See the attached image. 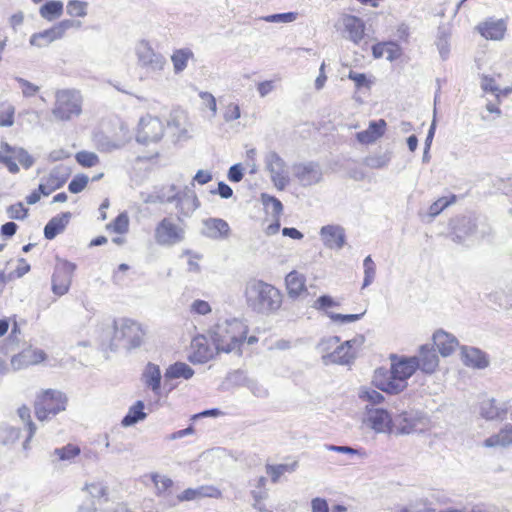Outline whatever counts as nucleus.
<instances>
[{
  "label": "nucleus",
  "mask_w": 512,
  "mask_h": 512,
  "mask_svg": "<svg viewBox=\"0 0 512 512\" xmlns=\"http://www.w3.org/2000/svg\"><path fill=\"white\" fill-rule=\"evenodd\" d=\"M262 203L265 207L271 208L274 215L279 217L283 211V205L279 199L274 196L263 193L261 195Z\"/></svg>",
  "instance_id": "nucleus-55"
},
{
  "label": "nucleus",
  "mask_w": 512,
  "mask_h": 512,
  "mask_svg": "<svg viewBox=\"0 0 512 512\" xmlns=\"http://www.w3.org/2000/svg\"><path fill=\"white\" fill-rule=\"evenodd\" d=\"M245 386L254 396L258 398H265L268 396V389L263 384L256 380L247 379L245 382Z\"/></svg>",
  "instance_id": "nucleus-59"
},
{
  "label": "nucleus",
  "mask_w": 512,
  "mask_h": 512,
  "mask_svg": "<svg viewBox=\"0 0 512 512\" xmlns=\"http://www.w3.org/2000/svg\"><path fill=\"white\" fill-rule=\"evenodd\" d=\"M45 359L46 353L43 350L28 348L11 358V366L14 370H21L41 363Z\"/></svg>",
  "instance_id": "nucleus-24"
},
{
  "label": "nucleus",
  "mask_w": 512,
  "mask_h": 512,
  "mask_svg": "<svg viewBox=\"0 0 512 512\" xmlns=\"http://www.w3.org/2000/svg\"><path fill=\"white\" fill-rule=\"evenodd\" d=\"M365 342V337L361 334L338 345L331 353L323 355V359L341 365H348L354 361L358 352Z\"/></svg>",
  "instance_id": "nucleus-13"
},
{
  "label": "nucleus",
  "mask_w": 512,
  "mask_h": 512,
  "mask_svg": "<svg viewBox=\"0 0 512 512\" xmlns=\"http://www.w3.org/2000/svg\"><path fill=\"white\" fill-rule=\"evenodd\" d=\"M113 340L123 342L126 348H136L142 343L145 331L142 325L130 318H119L114 320Z\"/></svg>",
  "instance_id": "nucleus-8"
},
{
  "label": "nucleus",
  "mask_w": 512,
  "mask_h": 512,
  "mask_svg": "<svg viewBox=\"0 0 512 512\" xmlns=\"http://www.w3.org/2000/svg\"><path fill=\"white\" fill-rule=\"evenodd\" d=\"M141 380L143 385L150 389L154 396H162L161 380L162 374L160 367L154 363H148L142 373Z\"/></svg>",
  "instance_id": "nucleus-25"
},
{
  "label": "nucleus",
  "mask_w": 512,
  "mask_h": 512,
  "mask_svg": "<svg viewBox=\"0 0 512 512\" xmlns=\"http://www.w3.org/2000/svg\"><path fill=\"white\" fill-rule=\"evenodd\" d=\"M0 162L7 167L10 173L16 174L19 172L17 162L28 169L34 164V159L24 148L2 142L0 144Z\"/></svg>",
  "instance_id": "nucleus-11"
},
{
  "label": "nucleus",
  "mask_w": 512,
  "mask_h": 512,
  "mask_svg": "<svg viewBox=\"0 0 512 512\" xmlns=\"http://www.w3.org/2000/svg\"><path fill=\"white\" fill-rule=\"evenodd\" d=\"M194 375V370L184 362H176L170 365L164 373V387L172 379L183 378L188 380Z\"/></svg>",
  "instance_id": "nucleus-36"
},
{
  "label": "nucleus",
  "mask_w": 512,
  "mask_h": 512,
  "mask_svg": "<svg viewBox=\"0 0 512 512\" xmlns=\"http://www.w3.org/2000/svg\"><path fill=\"white\" fill-rule=\"evenodd\" d=\"M88 181L89 179L86 175H77L69 183L68 189L71 193H79L86 187Z\"/></svg>",
  "instance_id": "nucleus-63"
},
{
  "label": "nucleus",
  "mask_w": 512,
  "mask_h": 512,
  "mask_svg": "<svg viewBox=\"0 0 512 512\" xmlns=\"http://www.w3.org/2000/svg\"><path fill=\"white\" fill-rule=\"evenodd\" d=\"M390 370L378 368L374 372L373 384L383 392L398 394L407 387V380L417 370L414 357L391 355Z\"/></svg>",
  "instance_id": "nucleus-1"
},
{
  "label": "nucleus",
  "mask_w": 512,
  "mask_h": 512,
  "mask_svg": "<svg viewBox=\"0 0 512 512\" xmlns=\"http://www.w3.org/2000/svg\"><path fill=\"white\" fill-rule=\"evenodd\" d=\"M248 326L239 319L219 320L209 330V337L216 352L240 353V347L246 340Z\"/></svg>",
  "instance_id": "nucleus-3"
},
{
  "label": "nucleus",
  "mask_w": 512,
  "mask_h": 512,
  "mask_svg": "<svg viewBox=\"0 0 512 512\" xmlns=\"http://www.w3.org/2000/svg\"><path fill=\"white\" fill-rule=\"evenodd\" d=\"M483 446L486 448L502 449L512 446V424H504L497 433L484 440Z\"/></svg>",
  "instance_id": "nucleus-31"
},
{
  "label": "nucleus",
  "mask_w": 512,
  "mask_h": 512,
  "mask_svg": "<svg viewBox=\"0 0 512 512\" xmlns=\"http://www.w3.org/2000/svg\"><path fill=\"white\" fill-rule=\"evenodd\" d=\"M203 226V235L210 239H227L230 235L229 224L221 218H208L203 221Z\"/></svg>",
  "instance_id": "nucleus-26"
},
{
  "label": "nucleus",
  "mask_w": 512,
  "mask_h": 512,
  "mask_svg": "<svg viewBox=\"0 0 512 512\" xmlns=\"http://www.w3.org/2000/svg\"><path fill=\"white\" fill-rule=\"evenodd\" d=\"M293 176L303 187L320 183L323 173L319 164L315 162L296 163L292 166Z\"/></svg>",
  "instance_id": "nucleus-17"
},
{
  "label": "nucleus",
  "mask_w": 512,
  "mask_h": 512,
  "mask_svg": "<svg viewBox=\"0 0 512 512\" xmlns=\"http://www.w3.org/2000/svg\"><path fill=\"white\" fill-rule=\"evenodd\" d=\"M80 27H81L80 21L72 20V19H65V20L58 22L57 24H55L54 26H52L49 29H46V30L38 32V33H34L30 37L29 42L32 46H36L39 48L46 47L50 43H52L56 40L62 39L69 29H72V28L79 29Z\"/></svg>",
  "instance_id": "nucleus-12"
},
{
  "label": "nucleus",
  "mask_w": 512,
  "mask_h": 512,
  "mask_svg": "<svg viewBox=\"0 0 512 512\" xmlns=\"http://www.w3.org/2000/svg\"><path fill=\"white\" fill-rule=\"evenodd\" d=\"M157 193L160 204H175L179 221L190 217L200 205L195 192L187 186L180 190L176 185L170 184L161 187L157 190Z\"/></svg>",
  "instance_id": "nucleus-4"
},
{
  "label": "nucleus",
  "mask_w": 512,
  "mask_h": 512,
  "mask_svg": "<svg viewBox=\"0 0 512 512\" xmlns=\"http://www.w3.org/2000/svg\"><path fill=\"white\" fill-rule=\"evenodd\" d=\"M339 22L347 34L346 37L355 44L360 43L365 35L364 21L357 16L344 14L339 19Z\"/></svg>",
  "instance_id": "nucleus-23"
},
{
  "label": "nucleus",
  "mask_w": 512,
  "mask_h": 512,
  "mask_svg": "<svg viewBox=\"0 0 512 512\" xmlns=\"http://www.w3.org/2000/svg\"><path fill=\"white\" fill-rule=\"evenodd\" d=\"M164 135L162 121L151 115L143 116L138 124L136 141L141 144L158 142Z\"/></svg>",
  "instance_id": "nucleus-16"
},
{
  "label": "nucleus",
  "mask_w": 512,
  "mask_h": 512,
  "mask_svg": "<svg viewBox=\"0 0 512 512\" xmlns=\"http://www.w3.org/2000/svg\"><path fill=\"white\" fill-rule=\"evenodd\" d=\"M475 231V221L468 217H461L455 220L452 226L451 238L456 243H464L475 234Z\"/></svg>",
  "instance_id": "nucleus-28"
},
{
  "label": "nucleus",
  "mask_w": 512,
  "mask_h": 512,
  "mask_svg": "<svg viewBox=\"0 0 512 512\" xmlns=\"http://www.w3.org/2000/svg\"><path fill=\"white\" fill-rule=\"evenodd\" d=\"M7 214L10 219L23 220L27 217L28 209L21 202L10 205L7 208Z\"/></svg>",
  "instance_id": "nucleus-60"
},
{
  "label": "nucleus",
  "mask_w": 512,
  "mask_h": 512,
  "mask_svg": "<svg viewBox=\"0 0 512 512\" xmlns=\"http://www.w3.org/2000/svg\"><path fill=\"white\" fill-rule=\"evenodd\" d=\"M413 357L416 358L417 369L425 374H433L439 367V358L432 345H421L418 354Z\"/></svg>",
  "instance_id": "nucleus-22"
},
{
  "label": "nucleus",
  "mask_w": 512,
  "mask_h": 512,
  "mask_svg": "<svg viewBox=\"0 0 512 512\" xmlns=\"http://www.w3.org/2000/svg\"><path fill=\"white\" fill-rule=\"evenodd\" d=\"M461 359L466 366L476 369H484L489 364L486 354L475 347H461Z\"/></svg>",
  "instance_id": "nucleus-30"
},
{
  "label": "nucleus",
  "mask_w": 512,
  "mask_h": 512,
  "mask_svg": "<svg viewBox=\"0 0 512 512\" xmlns=\"http://www.w3.org/2000/svg\"><path fill=\"white\" fill-rule=\"evenodd\" d=\"M366 423L376 433H391L394 420L387 410L372 408L367 410Z\"/></svg>",
  "instance_id": "nucleus-19"
},
{
  "label": "nucleus",
  "mask_w": 512,
  "mask_h": 512,
  "mask_svg": "<svg viewBox=\"0 0 512 512\" xmlns=\"http://www.w3.org/2000/svg\"><path fill=\"white\" fill-rule=\"evenodd\" d=\"M66 13L71 17L84 18L88 13V3L81 0H70L66 5Z\"/></svg>",
  "instance_id": "nucleus-48"
},
{
  "label": "nucleus",
  "mask_w": 512,
  "mask_h": 512,
  "mask_svg": "<svg viewBox=\"0 0 512 512\" xmlns=\"http://www.w3.org/2000/svg\"><path fill=\"white\" fill-rule=\"evenodd\" d=\"M83 491L91 497V499L85 501H94L97 504V501L107 496L108 487L102 481H91L85 484Z\"/></svg>",
  "instance_id": "nucleus-42"
},
{
  "label": "nucleus",
  "mask_w": 512,
  "mask_h": 512,
  "mask_svg": "<svg viewBox=\"0 0 512 512\" xmlns=\"http://www.w3.org/2000/svg\"><path fill=\"white\" fill-rule=\"evenodd\" d=\"M135 55L137 65L144 71L146 78L157 80L162 76L167 60L163 54L154 50L149 41H139L135 46Z\"/></svg>",
  "instance_id": "nucleus-5"
},
{
  "label": "nucleus",
  "mask_w": 512,
  "mask_h": 512,
  "mask_svg": "<svg viewBox=\"0 0 512 512\" xmlns=\"http://www.w3.org/2000/svg\"><path fill=\"white\" fill-rule=\"evenodd\" d=\"M106 229L118 234H125L129 230V217L126 212L120 213L114 221L107 224Z\"/></svg>",
  "instance_id": "nucleus-46"
},
{
  "label": "nucleus",
  "mask_w": 512,
  "mask_h": 512,
  "mask_svg": "<svg viewBox=\"0 0 512 512\" xmlns=\"http://www.w3.org/2000/svg\"><path fill=\"white\" fill-rule=\"evenodd\" d=\"M80 453V447L74 444H67L64 447L56 448L53 451V455H55L59 461H65L69 463H71L76 457H78Z\"/></svg>",
  "instance_id": "nucleus-44"
},
{
  "label": "nucleus",
  "mask_w": 512,
  "mask_h": 512,
  "mask_svg": "<svg viewBox=\"0 0 512 512\" xmlns=\"http://www.w3.org/2000/svg\"><path fill=\"white\" fill-rule=\"evenodd\" d=\"M433 342L443 357L450 356L459 346L458 339L453 334L442 329L434 332Z\"/></svg>",
  "instance_id": "nucleus-29"
},
{
  "label": "nucleus",
  "mask_w": 512,
  "mask_h": 512,
  "mask_svg": "<svg viewBox=\"0 0 512 512\" xmlns=\"http://www.w3.org/2000/svg\"><path fill=\"white\" fill-rule=\"evenodd\" d=\"M359 397L362 400L373 404L381 403L384 400V397L380 392L371 388H362L359 392Z\"/></svg>",
  "instance_id": "nucleus-61"
},
{
  "label": "nucleus",
  "mask_w": 512,
  "mask_h": 512,
  "mask_svg": "<svg viewBox=\"0 0 512 512\" xmlns=\"http://www.w3.org/2000/svg\"><path fill=\"white\" fill-rule=\"evenodd\" d=\"M340 342V338L338 336H329L321 339V341L318 343V350L321 353H330L329 351L332 348H336Z\"/></svg>",
  "instance_id": "nucleus-62"
},
{
  "label": "nucleus",
  "mask_w": 512,
  "mask_h": 512,
  "mask_svg": "<svg viewBox=\"0 0 512 512\" xmlns=\"http://www.w3.org/2000/svg\"><path fill=\"white\" fill-rule=\"evenodd\" d=\"M363 269L364 279L362 288H366L373 283L376 276V264L370 255L363 260Z\"/></svg>",
  "instance_id": "nucleus-49"
},
{
  "label": "nucleus",
  "mask_w": 512,
  "mask_h": 512,
  "mask_svg": "<svg viewBox=\"0 0 512 512\" xmlns=\"http://www.w3.org/2000/svg\"><path fill=\"white\" fill-rule=\"evenodd\" d=\"M64 4L61 1H48L39 9L40 16L47 20L53 21L63 14Z\"/></svg>",
  "instance_id": "nucleus-40"
},
{
  "label": "nucleus",
  "mask_w": 512,
  "mask_h": 512,
  "mask_svg": "<svg viewBox=\"0 0 512 512\" xmlns=\"http://www.w3.org/2000/svg\"><path fill=\"white\" fill-rule=\"evenodd\" d=\"M391 159H392V152L386 151L381 154H374V155H370V156L366 157L364 160V164L367 167L372 168V169H381V168L388 166Z\"/></svg>",
  "instance_id": "nucleus-45"
},
{
  "label": "nucleus",
  "mask_w": 512,
  "mask_h": 512,
  "mask_svg": "<svg viewBox=\"0 0 512 512\" xmlns=\"http://www.w3.org/2000/svg\"><path fill=\"white\" fill-rule=\"evenodd\" d=\"M480 415L486 420L503 419V403L497 405L495 399H486L480 403Z\"/></svg>",
  "instance_id": "nucleus-38"
},
{
  "label": "nucleus",
  "mask_w": 512,
  "mask_h": 512,
  "mask_svg": "<svg viewBox=\"0 0 512 512\" xmlns=\"http://www.w3.org/2000/svg\"><path fill=\"white\" fill-rule=\"evenodd\" d=\"M319 235L323 245L328 249L341 250L346 245V232L341 225H324L321 227Z\"/></svg>",
  "instance_id": "nucleus-18"
},
{
  "label": "nucleus",
  "mask_w": 512,
  "mask_h": 512,
  "mask_svg": "<svg viewBox=\"0 0 512 512\" xmlns=\"http://www.w3.org/2000/svg\"><path fill=\"white\" fill-rule=\"evenodd\" d=\"M14 79L19 84L22 95L26 98L35 96L40 90L39 86L29 82L22 77H15Z\"/></svg>",
  "instance_id": "nucleus-57"
},
{
  "label": "nucleus",
  "mask_w": 512,
  "mask_h": 512,
  "mask_svg": "<svg viewBox=\"0 0 512 512\" xmlns=\"http://www.w3.org/2000/svg\"><path fill=\"white\" fill-rule=\"evenodd\" d=\"M398 434L423 433L430 429V418L421 411H406L394 419Z\"/></svg>",
  "instance_id": "nucleus-9"
},
{
  "label": "nucleus",
  "mask_w": 512,
  "mask_h": 512,
  "mask_svg": "<svg viewBox=\"0 0 512 512\" xmlns=\"http://www.w3.org/2000/svg\"><path fill=\"white\" fill-rule=\"evenodd\" d=\"M324 447L328 451L346 454L350 457L357 456L359 458H365L367 456L364 450L356 449L350 446H337L333 444H325Z\"/></svg>",
  "instance_id": "nucleus-51"
},
{
  "label": "nucleus",
  "mask_w": 512,
  "mask_h": 512,
  "mask_svg": "<svg viewBox=\"0 0 512 512\" xmlns=\"http://www.w3.org/2000/svg\"><path fill=\"white\" fill-rule=\"evenodd\" d=\"M305 276L297 271H291L285 278L287 293L290 298H297L306 291Z\"/></svg>",
  "instance_id": "nucleus-35"
},
{
  "label": "nucleus",
  "mask_w": 512,
  "mask_h": 512,
  "mask_svg": "<svg viewBox=\"0 0 512 512\" xmlns=\"http://www.w3.org/2000/svg\"><path fill=\"white\" fill-rule=\"evenodd\" d=\"M186 117L182 111H174L170 114L167 127L172 131L173 136L180 138L185 132Z\"/></svg>",
  "instance_id": "nucleus-41"
},
{
  "label": "nucleus",
  "mask_w": 512,
  "mask_h": 512,
  "mask_svg": "<svg viewBox=\"0 0 512 512\" xmlns=\"http://www.w3.org/2000/svg\"><path fill=\"white\" fill-rule=\"evenodd\" d=\"M364 313L365 312L359 314H339L327 311L326 315L333 323L342 325L360 320Z\"/></svg>",
  "instance_id": "nucleus-52"
},
{
  "label": "nucleus",
  "mask_w": 512,
  "mask_h": 512,
  "mask_svg": "<svg viewBox=\"0 0 512 512\" xmlns=\"http://www.w3.org/2000/svg\"><path fill=\"white\" fill-rule=\"evenodd\" d=\"M69 175L70 171L67 167L63 165L54 167L47 177L42 178L39 184V191L44 196L50 195L65 184Z\"/></svg>",
  "instance_id": "nucleus-21"
},
{
  "label": "nucleus",
  "mask_w": 512,
  "mask_h": 512,
  "mask_svg": "<svg viewBox=\"0 0 512 512\" xmlns=\"http://www.w3.org/2000/svg\"><path fill=\"white\" fill-rule=\"evenodd\" d=\"M15 107L10 102L0 104V127H11L14 124Z\"/></svg>",
  "instance_id": "nucleus-47"
},
{
  "label": "nucleus",
  "mask_w": 512,
  "mask_h": 512,
  "mask_svg": "<svg viewBox=\"0 0 512 512\" xmlns=\"http://www.w3.org/2000/svg\"><path fill=\"white\" fill-rule=\"evenodd\" d=\"M76 264L57 258L52 275V292L57 296L65 295L71 286Z\"/></svg>",
  "instance_id": "nucleus-14"
},
{
  "label": "nucleus",
  "mask_w": 512,
  "mask_h": 512,
  "mask_svg": "<svg viewBox=\"0 0 512 512\" xmlns=\"http://www.w3.org/2000/svg\"><path fill=\"white\" fill-rule=\"evenodd\" d=\"M83 98L79 91L62 89L55 93L52 115L59 121H71L82 113Z\"/></svg>",
  "instance_id": "nucleus-6"
},
{
  "label": "nucleus",
  "mask_w": 512,
  "mask_h": 512,
  "mask_svg": "<svg viewBox=\"0 0 512 512\" xmlns=\"http://www.w3.org/2000/svg\"><path fill=\"white\" fill-rule=\"evenodd\" d=\"M386 130V122L383 119L377 121H371L366 130L358 132L356 139L361 144H372L376 142L380 137L383 136Z\"/></svg>",
  "instance_id": "nucleus-32"
},
{
  "label": "nucleus",
  "mask_w": 512,
  "mask_h": 512,
  "mask_svg": "<svg viewBox=\"0 0 512 512\" xmlns=\"http://www.w3.org/2000/svg\"><path fill=\"white\" fill-rule=\"evenodd\" d=\"M298 18V13L296 12H286V13H278L271 14L262 17L261 19L265 22L269 23H292Z\"/></svg>",
  "instance_id": "nucleus-53"
},
{
  "label": "nucleus",
  "mask_w": 512,
  "mask_h": 512,
  "mask_svg": "<svg viewBox=\"0 0 512 512\" xmlns=\"http://www.w3.org/2000/svg\"><path fill=\"white\" fill-rule=\"evenodd\" d=\"M241 116L240 107L236 103H229L226 105L223 118L226 122H231L239 119Z\"/></svg>",
  "instance_id": "nucleus-64"
},
{
  "label": "nucleus",
  "mask_w": 512,
  "mask_h": 512,
  "mask_svg": "<svg viewBox=\"0 0 512 512\" xmlns=\"http://www.w3.org/2000/svg\"><path fill=\"white\" fill-rule=\"evenodd\" d=\"M264 164L274 187L279 191L286 189L290 184V176L284 159L276 151L271 150L265 154Z\"/></svg>",
  "instance_id": "nucleus-10"
},
{
  "label": "nucleus",
  "mask_w": 512,
  "mask_h": 512,
  "mask_svg": "<svg viewBox=\"0 0 512 512\" xmlns=\"http://www.w3.org/2000/svg\"><path fill=\"white\" fill-rule=\"evenodd\" d=\"M152 481L156 486L158 496H165L166 491L173 485L172 479L158 474L152 475Z\"/></svg>",
  "instance_id": "nucleus-56"
},
{
  "label": "nucleus",
  "mask_w": 512,
  "mask_h": 512,
  "mask_svg": "<svg viewBox=\"0 0 512 512\" xmlns=\"http://www.w3.org/2000/svg\"><path fill=\"white\" fill-rule=\"evenodd\" d=\"M147 414L144 412V403L139 400L135 402L128 410V413L124 416L121 421L123 427H130L139 421L144 420Z\"/></svg>",
  "instance_id": "nucleus-39"
},
{
  "label": "nucleus",
  "mask_w": 512,
  "mask_h": 512,
  "mask_svg": "<svg viewBox=\"0 0 512 512\" xmlns=\"http://www.w3.org/2000/svg\"><path fill=\"white\" fill-rule=\"evenodd\" d=\"M75 158L83 167H93L99 163V157L94 152L80 151L76 154Z\"/></svg>",
  "instance_id": "nucleus-54"
},
{
  "label": "nucleus",
  "mask_w": 512,
  "mask_h": 512,
  "mask_svg": "<svg viewBox=\"0 0 512 512\" xmlns=\"http://www.w3.org/2000/svg\"><path fill=\"white\" fill-rule=\"evenodd\" d=\"M222 497L221 491L212 485H202L196 488L185 489L176 498V501H169V506H175L179 502L195 501L203 498H215L219 499Z\"/></svg>",
  "instance_id": "nucleus-20"
},
{
  "label": "nucleus",
  "mask_w": 512,
  "mask_h": 512,
  "mask_svg": "<svg viewBox=\"0 0 512 512\" xmlns=\"http://www.w3.org/2000/svg\"><path fill=\"white\" fill-rule=\"evenodd\" d=\"M385 57L389 61L397 60L402 55L401 47L394 41L383 42Z\"/></svg>",
  "instance_id": "nucleus-58"
},
{
  "label": "nucleus",
  "mask_w": 512,
  "mask_h": 512,
  "mask_svg": "<svg viewBox=\"0 0 512 512\" xmlns=\"http://www.w3.org/2000/svg\"><path fill=\"white\" fill-rule=\"evenodd\" d=\"M71 218L70 212H63L54 216L44 228V236L48 240L54 239L58 234L64 231Z\"/></svg>",
  "instance_id": "nucleus-33"
},
{
  "label": "nucleus",
  "mask_w": 512,
  "mask_h": 512,
  "mask_svg": "<svg viewBox=\"0 0 512 512\" xmlns=\"http://www.w3.org/2000/svg\"><path fill=\"white\" fill-rule=\"evenodd\" d=\"M456 200V197L455 195H452L450 196L449 198L448 197H441L439 199H437L435 202H433L430 207H429V210H428V215L431 217V218H434L436 217L437 215H439L445 208H447L449 205H451L452 203H454Z\"/></svg>",
  "instance_id": "nucleus-50"
},
{
  "label": "nucleus",
  "mask_w": 512,
  "mask_h": 512,
  "mask_svg": "<svg viewBox=\"0 0 512 512\" xmlns=\"http://www.w3.org/2000/svg\"><path fill=\"white\" fill-rule=\"evenodd\" d=\"M67 397L58 390L43 391L36 399L35 414L38 420H48L66 409Z\"/></svg>",
  "instance_id": "nucleus-7"
},
{
  "label": "nucleus",
  "mask_w": 512,
  "mask_h": 512,
  "mask_svg": "<svg viewBox=\"0 0 512 512\" xmlns=\"http://www.w3.org/2000/svg\"><path fill=\"white\" fill-rule=\"evenodd\" d=\"M191 347L193 353L190 358L196 363H206L217 353L215 347H210L207 338L203 335L195 337L192 340Z\"/></svg>",
  "instance_id": "nucleus-27"
},
{
  "label": "nucleus",
  "mask_w": 512,
  "mask_h": 512,
  "mask_svg": "<svg viewBox=\"0 0 512 512\" xmlns=\"http://www.w3.org/2000/svg\"><path fill=\"white\" fill-rule=\"evenodd\" d=\"M297 463L292 464H277V465H266V473L270 476L273 483H277L281 476L286 473H292L296 470Z\"/></svg>",
  "instance_id": "nucleus-43"
},
{
  "label": "nucleus",
  "mask_w": 512,
  "mask_h": 512,
  "mask_svg": "<svg viewBox=\"0 0 512 512\" xmlns=\"http://www.w3.org/2000/svg\"><path fill=\"white\" fill-rule=\"evenodd\" d=\"M247 306L255 313L270 316L282 306L283 295L274 285L259 279L249 280L244 289Z\"/></svg>",
  "instance_id": "nucleus-2"
},
{
  "label": "nucleus",
  "mask_w": 512,
  "mask_h": 512,
  "mask_svg": "<svg viewBox=\"0 0 512 512\" xmlns=\"http://www.w3.org/2000/svg\"><path fill=\"white\" fill-rule=\"evenodd\" d=\"M185 230L170 218H163L155 227L154 238L160 246H174L184 240Z\"/></svg>",
  "instance_id": "nucleus-15"
},
{
  "label": "nucleus",
  "mask_w": 512,
  "mask_h": 512,
  "mask_svg": "<svg viewBox=\"0 0 512 512\" xmlns=\"http://www.w3.org/2000/svg\"><path fill=\"white\" fill-rule=\"evenodd\" d=\"M478 30L486 39L501 40L506 32V24L503 20H490L480 24Z\"/></svg>",
  "instance_id": "nucleus-34"
},
{
  "label": "nucleus",
  "mask_w": 512,
  "mask_h": 512,
  "mask_svg": "<svg viewBox=\"0 0 512 512\" xmlns=\"http://www.w3.org/2000/svg\"><path fill=\"white\" fill-rule=\"evenodd\" d=\"M193 59L194 53L188 47L174 50L171 55V62L173 65L174 73H182L187 68L189 61Z\"/></svg>",
  "instance_id": "nucleus-37"
}]
</instances>
